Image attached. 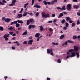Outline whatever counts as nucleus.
Listing matches in <instances>:
<instances>
[{"instance_id": "a18cd8bd", "label": "nucleus", "mask_w": 80, "mask_h": 80, "mask_svg": "<svg viewBox=\"0 0 80 80\" xmlns=\"http://www.w3.org/2000/svg\"><path fill=\"white\" fill-rule=\"evenodd\" d=\"M28 14L29 15H31V16H33V13H29L28 12Z\"/></svg>"}, {"instance_id": "6e6d98bb", "label": "nucleus", "mask_w": 80, "mask_h": 80, "mask_svg": "<svg viewBox=\"0 0 80 80\" xmlns=\"http://www.w3.org/2000/svg\"><path fill=\"white\" fill-rule=\"evenodd\" d=\"M14 43H16V44H17V43H18V41H16V42H13Z\"/></svg>"}, {"instance_id": "cd10ccee", "label": "nucleus", "mask_w": 80, "mask_h": 80, "mask_svg": "<svg viewBox=\"0 0 80 80\" xmlns=\"http://www.w3.org/2000/svg\"><path fill=\"white\" fill-rule=\"evenodd\" d=\"M49 30L50 32H53V29L50 28H49Z\"/></svg>"}, {"instance_id": "2eb2a0df", "label": "nucleus", "mask_w": 80, "mask_h": 80, "mask_svg": "<svg viewBox=\"0 0 80 80\" xmlns=\"http://www.w3.org/2000/svg\"><path fill=\"white\" fill-rule=\"evenodd\" d=\"M17 21H14L13 22H11L10 25H13V24H17Z\"/></svg>"}, {"instance_id": "864d4df0", "label": "nucleus", "mask_w": 80, "mask_h": 80, "mask_svg": "<svg viewBox=\"0 0 80 80\" xmlns=\"http://www.w3.org/2000/svg\"><path fill=\"white\" fill-rule=\"evenodd\" d=\"M48 23H53V21H49L48 22Z\"/></svg>"}, {"instance_id": "de8ad7c7", "label": "nucleus", "mask_w": 80, "mask_h": 80, "mask_svg": "<svg viewBox=\"0 0 80 80\" xmlns=\"http://www.w3.org/2000/svg\"><path fill=\"white\" fill-rule=\"evenodd\" d=\"M32 28V26L31 25H29L28 26V29L30 30Z\"/></svg>"}, {"instance_id": "ea45409f", "label": "nucleus", "mask_w": 80, "mask_h": 80, "mask_svg": "<svg viewBox=\"0 0 80 80\" xmlns=\"http://www.w3.org/2000/svg\"><path fill=\"white\" fill-rule=\"evenodd\" d=\"M69 23H73V21H72V20H69Z\"/></svg>"}, {"instance_id": "c85d7f7f", "label": "nucleus", "mask_w": 80, "mask_h": 80, "mask_svg": "<svg viewBox=\"0 0 80 80\" xmlns=\"http://www.w3.org/2000/svg\"><path fill=\"white\" fill-rule=\"evenodd\" d=\"M16 28H18L19 27H20V24L17 23L16 24Z\"/></svg>"}, {"instance_id": "4468645a", "label": "nucleus", "mask_w": 80, "mask_h": 80, "mask_svg": "<svg viewBox=\"0 0 80 80\" xmlns=\"http://www.w3.org/2000/svg\"><path fill=\"white\" fill-rule=\"evenodd\" d=\"M33 42V40H30L29 41L28 43L29 45H32V43Z\"/></svg>"}, {"instance_id": "680f3d73", "label": "nucleus", "mask_w": 80, "mask_h": 80, "mask_svg": "<svg viewBox=\"0 0 80 80\" xmlns=\"http://www.w3.org/2000/svg\"><path fill=\"white\" fill-rule=\"evenodd\" d=\"M9 33L12 35L13 33L12 32H9Z\"/></svg>"}, {"instance_id": "bf43d9fd", "label": "nucleus", "mask_w": 80, "mask_h": 80, "mask_svg": "<svg viewBox=\"0 0 80 80\" xmlns=\"http://www.w3.org/2000/svg\"><path fill=\"white\" fill-rule=\"evenodd\" d=\"M58 63H61V61H60V59H59L58 60Z\"/></svg>"}, {"instance_id": "20e7f679", "label": "nucleus", "mask_w": 80, "mask_h": 80, "mask_svg": "<svg viewBox=\"0 0 80 80\" xmlns=\"http://www.w3.org/2000/svg\"><path fill=\"white\" fill-rule=\"evenodd\" d=\"M16 0H12V3L9 4V6H14L15 5V3L16 2Z\"/></svg>"}, {"instance_id": "603ef678", "label": "nucleus", "mask_w": 80, "mask_h": 80, "mask_svg": "<svg viewBox=\"0 0 80 80\" xmlns=\"http://www.w3.org/2000/svg\"><path fill=\"white\" fill-rule=\"evenodd\" d=\"M52 17H55V14H53L52 15Z\"/></svg>"}, {"instance_id": "c9c22d12", "label": "nucleus", "mask_w": 80, "mask_h": 80, "mask_svg": "<svg viewBox=\"0 0 80 80\" xmlns=\"http://www.w3.org/2000/svg\"><path fill=\"white\" fill-rule=\"evenodd\" d=\"M62 10H66V9L65 8V6H63V7H62Z\"/></svg>"}, {"instance_id": "9d476101", "label": "nucleus", "mask_w": 80, "mask_h": 80, "mask_svg": "<svg viewBox=\"0 0 80 80\" xmlns=\"http://www.w3.org/2000/svg\"><path fill=\"white\" fill-rule=\"evenodd\" d=\"M65 18L66 19V21H69L71 20H72V19L70 18L69 17H65Z\"/></svg>"}, {"instance_id": "338daca9", "label": "nucleus", "mask_w": 80, "mask_h": 80, "mask_svg": "<svg viewBox=\"0 0 80 80\" xmlns=\"http://www.w3.org/2000/svg\"><path fill=\"white\" fill-rule=\"evenodd\" d=\"M32 38H33V37L32 36H31L29 38V39H30V40H31L32 39Z\"/></svg>"}, {"instance_id": "2f4dec72", "label": "nucleus", "mask_w": 80, "mask_h": 80, "mask_svg": "<svg viewBox=\"0 0 80 80\" xmlns=\"http://www.w3.org/2000/svg\"><path fill=\"white\" fill-rule=\"evenodd\" d=\"M76 55H77V57L78 58H79V56H80V54H79V53H78V52H76Z\"/></svg>"}, {"instance_id": "7ed1b4c3", "label": "nucleus", "mask_w": 80, "mask_h": 80, "mask_svg": "<svg viewBox=\"0 0 80 80\" xmlns=\"http://www.w3.org/2000/svg\"><path fill=\"white\" fill-rule=\"evenodd\" d=\"M35 22V21H33V19H31L29 20H28L27 23V25H28L30 24V23H33Z\"/></svg>"}, {"instance_id": "4c0bfd02", "label": "nucleus", "mask_w": 80, "mask_h": 80, "mask_svg": "<svg viewBox=\"0 0 80 80\" xmlns=\"http://www.w3.org/2000/svg\"><path fill=\"white\" fill-rule=\"evenodd\" d=\"M35 15L36 17H38V15H39V14H40V13L39 12H35Z\"/></svg>"}, {"instance_id": "052dcab7", "label": "nucleus", "mask_w": 80, "mask_h": 80, "mask_svg": "<svg viewBox=\"0 0 80 80\" xmlns=\"http://www.w3.org/2000/svg\"><path fill=\"white\" fill-rule=\"evenodd\" d=\"M70 57V55H68L66 57L67 59H68L69 57Z\"/></svg>"}, {"instance_id": "7c9ffc66", "label": "nucleus", "mask_w": 80, "mask_h": 80, "mask_svg": "<svg viewBox=\"0 0 80 80\" xmlns=\"http://www.w3.org/2000/svg\"><path fill=\"white\" fill-rule=\"evenodd\" d=\"M61 23L62 24H63V23H65V19H63L61 21Z\"/></svg>"}, {"instance_id": "dca6fc26", "label": "nucleus", "mask_w": 80, "mask_h": 80, "mask_svg": "<svg viewBox=\"0 0 80 80\" xmlns=\"http://www.w3.org/2000/svg\"><path fill=\"white\" fill-rule=\"evenodd\" d=\"M11 20V19L9 18H7L5 20V22L6 23H8Z\"/></svg>"}, {"instance_id": "f704fd0d", "label": "nucleus", "mask_w": 80, "mask_h": 80, "mask_svg": "<svg viewBox=\"0 0 80 80\" xmlns=\"http://www.w3.org/2000/svg\"><path fill=\"white\" fill-rule=\"evenodd\" d=\"M3 30L4 28L3 27H0V30H1V31H3Z\"/></svg>"}, {"instance_id": "72a5a7b5", "label": "nucleus", "mask_w": 80, "mask_h": 80, "mask_svg": "<svg viewBox=\"0 0 80 80\" xmlns=\"http://www.w3.org/2000/svg\"><path fill=\"white\" fill-rule=\"evenodd\" d=\"M34 2H35V0H32V3L31 4L32 6H33V4H34Z\"/></svg>"}, {"instance_id": "5701e85b", "label": "nucleus", "mask_w": 80, "mask_h": 80, "mask_svg": "<svg viewBox=\"0 0 80 80\" xmlns=\"http://www.w3.org/2000/svg\"><path fill=\"white\" fill-rule=\"evenodd\" d=\"M64 37H65L64 35H62L61 36H60L59 38L61 40H62V39H63V38H64Z\"/></svg>"}, {"instance_id": "69168bd1", "label": "nucleus", "mask_w": 80, "mask_h": 80, "mask_svg": "<svg viewBox=\"0 0 80 80\" xmlns=\"http://www.w3.org/2000/svg\"><path fill=\"white\" fill-rule=\"evenodd\" d=\"M73 2H78V0H73Z\"/></svg>"}, {"instance_id": "aec40b11", "label": "nucleus", "mask_w": 80, "mask_h": 80, "mask_svg": "<svg viewBox=\"0 0 80 80\" xmlns=\"http://www.w3.org/2000/svg\"><path fill=\"white\" fill-rule=\"evenodd\" d=\"M39 28H40V31H43V27L42 25L40 26Z\"/></svg>"}, {"instance_id": "0eeeda50", "label": "nucleus", "mask_w": 80, "mask_h": 80, "mask_svg": "<svg viewBox=\"0 0 80 80\" xmlns=\"http://www.w3.org/2000/svg\"><path fill=\"white\" fill-rule=\"evenodd\" d=\"M70 55V57H75L76 56L75 52H71Z\"/></svg>"}, {"instance_id": "f257e3e1", "label": "nucleus", "mask_w": 80, "mask_h": 80, "mask_svg": "<svg viewBox=\"0 0 80 80\" xmlns=\"http://www.w3.org/2000/svg\"><path fill=\"white\" fill-rule=\"evenodd\" d=\"M47 53L49 54L50 53V54L52 56H53L54 54H53V51H52V49H51L50 50L49 49H48L47 50Z\"/></svg>"}, {"instance_id": "39448f33", "label": "nucleus", "mask_w": 80, "mask_h": 80, "mask_svg": "<svg viewBox=\"0 0 80 80\" xmlns=\"http://www.w3.org/2000/svg\"><path fill=\"white\" fill-rule=\"evenodd\" d=\"M2 2L0 1V5H5V3H7V1L5 0H2Z\"/></svg>"}, {"instance_id": "bb28decb", "label": "nucleus", "mask_w": 80, "mask_h": 80, "mask_svg": "<svg viewBox=\"0 0 80 80\" xmlns=\"http://www.w3.org/2000/svg\"><path fill=\"white\" fill-rule=\"evenodd\" d=\"M57 9L58 10H60L62 11V8H61L59 7H57Z\"/></svg>"}, {"instance_id": "393cba45", "label": "nucleus", "mask_w": 80, "mask_h": 80, "mask_svg": "<svg viewBox=\"0 0 80 80\" xmlns=\"http://www.w3.org/2000/svg\"><path fill=\"white\" fill-rule=\"evenodd\" d=\"M65 27L68 28V26H69V24H68V22H65Z\"/></svg>"}, {"instance_id": "473e14b6", "label": "nucleus", "mask_w": 80, "mask_h": 80, "mask_svg": "<svg viewBox=\"0 0 80 80\" xmlns=\"http://www.w3.org/2000/svg\"><path fill=\"white\" fill-rule=\"evenodd\" d=\"M73 39L74 40H75V39H77V36H73Z\"/></svg>"}, {"instance_id": "b1692460", "label": "nucleus", "mask_w": 80, "mask_h": 80, "mask_svg": "<svg viewBox=\"0 0 80 80\" xmlns=\"http://www.w3.org/2000/svg\"><path fill=\"white\" fill-rule=\"evenodd\" d=\"M35 37L36 38H38L40 36V33H36L35 35Z\"/></svg>"}, {"instance_id": "e2e57ef3", "label": "nucleus", "mask_w": 80, "mask_h": 80, "mask_svg": "<svg viewBox=\"0 0 80 80\" xmlns=\"http://www.w3.org/2000/svg\"><path fill=\"white\" fill-rule=\"evenodd\" d=\"M8 78V76H6L4 77V78L5 79V80H7V78Z\"/></svg>"}, {"instance_id": "c756f323", "label": "nucleus", "mask_w": 80, "mask_h": 80, "mask_svg": "<svg viewBox=\"0 0 80 80\" xmlns=\"http://www.w3.org/2000/svg\"><path fill=\"white\" fill-rule=\"evenodd\" d=\"M48 17H50V14H46L45 16V18H48Z\"/></svg>"}, {"instance_id": "3c124183", "label": "nucleus", "mask_w": 80, "mask_h": 80, "mask_svg": "<svg viewBox=\"0 0 80 80\" xmlns=\"http://www.w3.org/2000/svg\"><path fill=\"white\" fill-rule=\"evenodd\" d=\"M79 12H78L77 13V15L78 16H80V10H79Z\"/></svg>"}, {"instance_id": "79ce46f5", "label": "nucleus", "mask_w": 80, "mask_h": 80, "mask_svg": "<svg viewBox=\"0 0 80 80\" xmlns=\"http://www.w3.org/2000/svg\"><path fill=\"white\" fill-rule=\"evenodd\" d=\"M31 26L32 28H35V26L34 25H31Z\"/></svg>"}, {"instance_id": "c03bdc74", "label": "nucleus", "mask_w": 80, "mask_h": 80, "mask_svg": "<svg viewBox=\"0 0 80 80\" xmlns=\"http://www.w3.org/2000/svg\"><path fill=\"white\" fill-rule=\"evenodd\" d=\"M8 30H13V28L12 27H11L10 28H8Z\"/></svg>"}, {"instance_id": "0e129e2a", "label": "nucleus", "mask_w": 80, "mask_h": 80, "mask_svg": "<svg viewBox=\"0 0 80 80\" xmlns=\"http://www.w3.org/2000/svg\"><path fill=\"white\" fill-rule=\"evenodd\" d=\"M12 50H15V48L13 46H12Z\"/></svg>"}, {"instance_id": "4d7b16f0", "label": "nucleus", "mask_w": 80, "mask_h": 80, "mask_svg": "<svg viewBox=\"0 0 80 80\" xmlns=\"http://www.w3.org/2000/svg\"><path fill=\"white\" fill-rule=\"evenodd\" d=\"M64 44L65 45H67L68 44V42L67 41H66L65 43H64Z\"/></svg>"}, {"instance_id": "37998d69", "label": "nucleus", "mask_w": 80, "mask_h": 80, "mask_svg": "<svg viewBox=\"0 0 80 80\" xmlns=\"http://www.w3.org/2000/svg\"><path fill=\"white\" fill-rule=\"evenodd\" d=\"M67 28H68L66 26H64V28H63V29L64 30H66L67 29Z\"/></svg>"}, {"instance_id": "58836bf2", "label": "nucleus", "mask_w": 80, "mask_h": 80, "mask_svg": "<svg viewBox=\"0 0 80 80\" xmlns=\"http://www.w3.org/2000/svg\"><path fill=\"white\" fill-rule=\"evenodd\" d=\"M44 4L45 5H47L48 3L47 2H46V1H44L43 2Z\"/></svg>"}, {"instance_id": "f03ea898", "label": "nucleus", "mask_w": 80, "mask_h": 80, "mask_svg": "<svg viewBox=\"0 0 80 80\" xmlns=\"http://www.w3.org/2000/svg\"><path fill=\"white\" fill-rule=\"evenodd\" d=\"M9 37L10 34H5L3 36V38L5 39V40L6 41H8V40H9L8 38Z\"/></svg>"}, {"instance_id": "13d9d810", "label": "nucleus", "mask_w": 80, "mask_h": 80, "mask_svg": "<svg viewBox=\"0 0 80 80\" xmlns=\"http://www.w3.org/2000/svg\"><path fill=\"white\" fill-rule=\"evenodd\" d=\"M27 43H28L27 41H25L23 42V44H27Z\"/></svg>"}, {"instance_id": "a19ab883", "label": "nucleus", "mask_w": 80, "mask_h": 80, "mask_svg": "<svg viewBox=\"0 0 80 80\" xmlns=\"http://www.w3.org/2000/svg\"><path fill=\"white\" fill-rule=\"evenodd\" d=\"M68 42V43H73V42L72 41H70V40H69Z\"/></svg>"}, {"instance_id": "a211bd4d", "label": "nucleus", "mask_w": 80, "mask_h": 80, "mask_svg": "<svg viewBox=\"0 0 80 80\" xmlns=\"http://www.w3.org/2000/svg\"><path fill=\"white\" fill-rule=\"evenodd\" d=\"M74 50L75 51H77L78 50V47H77V46H75L74 47Z\"/></svg>"}, {"instance_id": "ddd939ff", "label": "nucleus", "mask_w": 80, "mask_h": 80, "mask_svg": "<svg viewBox=\"0 0 80 80\" xmlns=\"http://www.w3.org/2000/svg\"><path fill=\"white\" fill-rule=\"evenodd\" d=\"M41 7L40 5H38V4H35L34 6V7H36V8H40Z\"/></svg>"}, {"instance_id": "1a4fd4ad", "label": "nucleus", "mask_w": 80, "mask_h": 80, "mask_svg": "<svg viewBox=\"0 0 80 80\" xmlns=\"http://www.w3.org/2000/svg\"><path fill=\"white\" fill-rule=\"evenodd\" d=\"M46 15V14H45V12H42L41 13L42 17V18H44V17H45Z\"/></svg>"}, {"instance_id": "6e6552de", "label": "nucleus", "mask_w": 80, "mask_h": 80, "mask_svg": "<svg viewBox=\"0 0 80 80\" xmlns=\"http://www.w3.org/2000/svg\"><path fill=\"white\" fill-rule=\"evenodd\" d=\"M74 8H75L76 9H78L79 8H80V6L78 5H74L73 6Z\"/></svg>"}, {"instance_id": "f8f14e48", "label": "nucleus", "mask_w": 80, "mask_h": 80, "mask_svg": "<svg viewBox=\"0 0 80 80\" xmlns=\"http://www.w3.org/2000/svg\"><path fill=\"white\" fill-rule=\"evenodd\" d=\"M58 1V0H52L51 2V5H53V4H55V2H57Z\"/></svg>"}, {"instance_id": "8fccbe9b", "label": "nucleus", "mask_w": 80, "mask_h": 80, "mask_svg": "<svg viewBox=\"0 0 80 80\" xmlns=\"http://www.w3.org/2000/svg\"><path fill=\"white\" fill-rule=\"evenodd\" d=\"M27 12H25V13H24L23 15V17H25V16H27Z\"/></svg>"}, {"instance_id": "f3484780", "label": "nucleus", "mask_w": 80, "mask_h": 80, "mask_svg": "<svg viewBox=\"0 0 80 80\" xmlns=\"http://www.w3.org/2000/svg\"><path fill=\"white\" fill-rule=\"evenodd\" d=\"M63 13H61L59 15L58 18H61L62 17H63Z\"/></svg>"}, {"instance_id": "774afa93", "label": "nucleus", "mask_w": 80, "mask_h": 80, "mask_svg": "<svg viewBox=\"0 0 80 80\" xmlns=\"http://www.w3.org/2000/svg\"><path fill=\"white\" fill-rule=\"evenodd\" d=\"M47 3L48 5H50V4H51V2H48Z\"/></svg>"}, {"instance_id": "e433bc0d", "label": "nucleus", "mask_w": 80, "mask_h": 80, "mask_svg": "<svg viewBox=\"0 0 80 80\" xmlns=\"http://www.w3.org/2000/svg\"><path fill=\"white\" fill-rule=\"evenodd\" d=\"M2 21H5H5L6 20V18L5 17H3L2 18Z\"/></svg>"}, {"instance_id": "09e8293b", "label": "nucleus", "mask_w": 80, "mask_h": 80, "mask_svg": "<svg viewBox=\"0 0 80 80\" xmlns=\"http://www.w3.org/2000/svg\"><path fill=\"white\" fill-rule=\"evenodd\" d=\"M76 24L74 23H72V27H73L74 26H75V25Z\"/></svg>"}, {"instance_id": "a878e982", "label": "nucleus", "mask_w": 80, "mask_h": 80, "mask_svg": "<svg viewBox=\"0 0 80 80\" xmlns=\"http://www.w3.org/2000/svg\"><path fill=\"white\" fill-rule=\"evenodd\" d=\"M76 24L77 25H80V20L78 19V21L77 22Z\"/></svg>"}, {"instance_id": "423d86ee", "label": "nucleus", "mask_w": 80, "mask_h": 80, "mask_svg": "<svg viewBox=\"0 0 80 80\" xmlns=\"http://www.w3.org/2000/svg\"><path fill=\"white\" fill-rule=\"evenodd\" d=\"M67 10H69V11H70L71 10V8L72 7V5L70 4H69L67 5Z\"/></svg>"}, {"instance_id": "4be33fe9", "label": "nucleus", "mask_w": 80, "mask_h": 80, "mask_svg": "<svg viewBox=\"0 0 80 80\" xmlns=\"http://www.w3.org/2000/svg\"><path fill=\"white\" fill-rule=\"evenodd\" d=\"M28 5V2H27L24 5V8H27V6Z\"/></svg>"}, {"instance_id": "6ab92c4d", "label": "nucleus", "mask_w": 80, "mask_h": 80, "mask_svg": "<svg viewBox=\"0 0 80 80\" xmlns=\"http://www.w3.org/2000/svg\"><path fill=\"white\" fill-rule=\"evenodd\" d=\"M17 22H18V23H21V24L23 23V22L22 20H18Z\"/></svg>"}, {"instance_id": "49530a36", "label": "nucleus", "mask_w": 80, "mask_h": 80, "mask_svg": "<svg viewBox=\"0 0 80 80\" xmlns=\"http://www.w3.org/2000/svg\"><path fill=\"white\" fill-rule=\"evenodd\" d=\"M56 22H57V20L56 19L54 20L53 23H54V24H56Z\"/></svg>"}, {"instance_id": "412c9836", "label": "nucleus", "mask_w": 80, "mask_h": 80, "mask_svg": "<svg viewBox=\"0 0 80 80\" xmlns=\"http://www.w3.org/2000/svg\"><path fill=\"white\" fill-rule=\"evenodd\" d=\"M27 35V30L22 34V35Z\"/></svg>"}, {"instance_id": "9b49d317", "label": "nucleus", "mask_w": 80, "mask_h": 80, "mask_svg": "<svg viewBox=\"0 0 80 80\" xmlns=\"http://www.w3.org/2000/svg\"><path fill=\"white\" fill-rule=\"evenodd\" d=\"M22 16H23V15L22 14H19L18 15L17 18H18L20 19L22 17Z\"/></svg>"}, {"instance_id": "5fc2aeb1", "label": "nucleus", "mask_w": 80, "mask_h": 80, "mask_svg": "<svg viewBox=\"0 0 80 80\" xmlns=\"http://www.w3.org/2000/svg\"><path fill=\"white\" fill-rule=\"evenodd\" d=\"M72 51H74V50H73V49H71L69 50V52H72Z\"/></svg>"}]
</instances>
